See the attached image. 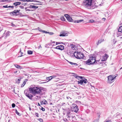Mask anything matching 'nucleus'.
<instances>
[{"instance_id": "nucleus-1", "label": "nucleus", "mask_w": 122, "mask_h": 122, "mask_svg": "<svg viewBox=\"0 0 122 122\" xmlns=\"http://www.w3.org/2000/svg\"><path fill=\"white\" fill-rule=\"evenodd\" d=\"M29 90L30 92L34 96L36 95H44L45 92L43 89L38 87H30Z\"/></svg>"}, {"instance_id": "nucleus-2", "label": "nucleus", "mask_w": 122, "mask_h": 122, "mask_svg": "<svg viewBox=\"0 0 122 122\" xmlns=\"http://www.w3.org/2000/svg\"><path fill=\"white\" fill-rule=\"evenodd\" d=\"M92 0H86L84 2L83 5L84 6L88 9H93L95 7L92 4Z\"/></svg>"}, {"instance_id": "nucleus-3", "label": "nucleus", "mask_w": 122, "mask_h": 122, "mask_svg": "<svg viewBox=\"0 0 122 122\" xmlns=\"http://www.w3.org/2000/svg\"><path fill=\"white\" fill-rule=\"evenodd\" d=\"M96 62V58L95 56L90 57L89 59L85 62L86 64L90 65L95 63Z\"/></svg>"}, {"instance_id": "nucleus-4", "label": "nucleus", "mask_w": 122, "mask_h": 122, "mask_svg": "<svg viewBox=\"0 0 122 122\" xmlns=\"http://www.w3.org/2000/svg\"><path fill=\"white\" fill-rule=\"evenodd\" d=\"M75 57L78 59L83 58L84 55L83 53L78 51L75 52L74 54Z\"/></svg>"}, {"instance_id": "nucleus-5", "label": "nucleus", "mask_w": 122, "mask_h": 122, "mask_svg": "<svg viewBox=\"0 0 122 122\" xmlns=\"http://www.w3.org/2000/svg\"><path fill=\"white\" fill-rule=\"evenodd\" d=\"M117 76H114L112 75H110L108 76L107 82L109 84H111L114 81Z\"/></svg>"}, {"instance_id": "nucleus-6", "label": "nucleus", "mask_w": 122, "mask_h": 122, "mask_svg": "<svg viewBox=\"0 0 122 122\" xmlns=\"http://www.w3.org/2000/svg\"><path fill=\"white\" fill-rule=\"evenodd\" d=\"M71 110L72 111L77 113L79 109L78 106L76 104H73L71 107Z\"/></svg>"}, {"instance_id": "nucleus-7", "label": "nucleus", "mask_w": 122, "mask_h": 122, "mask_svg": "<svg viewBox=\"0 0 122 122\" xmlns=\"http://www.w3.org/2000/svg\"><path fill=\"white\" fill-rule=\"evenodd\" d=\"M24 93L25 95L29 98L31 100L32 99V97L33 96L31 95V94H29L28 92H27V91L25 90L24 91Z\"/></svg>"}, {"instance_id": "nucleus-8", "label": "nucleus", "mask_w": 122, "mask_h": 122, "mask_svg": "<svg viewBox=\"0 0 122 122\" xmlns=\"http://www.w3.org/2000/svg\"><path fill=\"white\" fill-rule=\"evenodd\" d=\"M118 30V31L117 32V36H121L122 33V25L120 26Z\"/></svg>"}, {"instance_id": "nucleus-9", "label": "nucleus", "mask_w": 122, "mask_h": 122, "mask_svg": "<svg viewBox=\"0 0 122 122\" xmlns=\"http://www.w3.org/2000/svg\"><path fill=\"white\" fill-rule=\"evenodd\" d=\"M87 80L86 79H82L81 80L79 81H78V84L82 85L83 84L84 82L86 84L87 83Z\"/></svg>"}, {"instance_id": "nucleus-10", "label": "nucleus", "mask_w": 122, "mask_h": 122, "mask_svg": "<svg viewBox=\"0 0 122 122\" xmlns=\"http://www.w3.org/2000/svg\"><path fill=\"white\" fill-rule=\"evenodd\" d=\"M65 16L67 20L69 22H72L73 21V20L72 19V18L70 17V16L68 14H66L64 15Z\"/></svg>"}, {"instance_id": "nucleus-11", "label": "nucleus", "mask_w": 122, "mask_h": 122, "mask_svg": "<svg viewBox=\"0 0 122 122\" xmlns=\"http://www.w3.org/2000/svg\"><path fill=\"white\" fill-rule=\"evenodd\" d=\"M68 33L67 32L63 31L60 33V34L59 35L60 36H67Z\"/></svg>"}, {"instance_id": "nucleus-12", "label": "nucleus", "mask_w": 122, "mask_h": 122, "mask_svg": "<svg viewBox=\"0 0 122 122\" xmlns=\"http://www.w3.org/2000/svg\"><path fill=\"white\" fill-rule=\"evenodd\" d=\"M54 48L56 49H59L62 51L64 49V47L63 45H60L57 46Z\"/></svg>"}, {"instance_id": "nucleus-13", "label": "nucleus", "mask_w": 122, "mask_h": 122, "mask_svg": "<svg viewBox=\"0 0 122 122\" xmlns=\"http://www.w3.org/2000/svg\"><path fill=\"white\" fill-rule=\"evenodd\" d=\"M20 10H14L13 12H11L12 14L14 15H18L20 14Z\"/></svg>"}, {"instance_id": "nucleus-14", "label": "nucleus", "mask_w": 122, "mask_h": 122, "mask_svg": "<svg viewBox=\"0 0 122 122\" xmlns=\"http://www.w3.org/2000/svg\"><path fill=\"white\" fill-rule=\"evenodd\" d=\"M84 21V20L82 19V20H73V21H72V22H73L74 23H79L80 22H82Z\"/></svg>"}, {"instance_id": "nucleus-15", "label": "nucleus", "mask_w": 122, "mask_h": 122, "mask_svg": "<svg viewBox=\"0 0 122 122\" xmlns=\"http://www.w3.org/2000/svg\"><path fill=\"white\" fill-rule=\"evenodd\" d=\"M104 40L103 39H101L99 40L98 41L97 43V45H98L99 44H100L102 42L104 41Z\"/></svg>"}, {"instance_id": "nucleus-16", "label": "nucleus", "mask_w": 122, "mask_h": 122, "mask_svg": "<svg viewBox=\"0 0 122 122\" xmlns=\"http://www.w3.org/2000/svg\"><path fill=\"white\" fill-rule=\"evenodd\" d=\"M108 57V56L107 55H106L103 57V59H102L101 60L102 61H104L105 60H106Z\"/></svg>"}, {"instance_id": "nucleus-17", "label": "nucleus", "mask_w": 122, "mask_h": 122, "mask_svg": "<svg viewBox=\"0 0 122 122\" xmlns=\"http://www.w3.org/2000/svg\"><path fill=\"white\" fill-rule=\"evenodd\" d=\"M47 103V102L45 99L43 100V101L41 102V104H46Z\"/></svg>"}, {"instance_id": "nucleus-18", "label": "nucleus", "mask_w": 122, "mask_h": 122, "mask_svg": "<svg viewBox=\"0 0 122 122\" xmlns=\"http://www.w3.org/2000/svg\"><path fill=\"white\" fill-rule=\"evenodd\" d=\"M67 118H69L71 117L72 118H73V116H71V113L70 112L67 113Z\"/></svg>"}, {"instance_id": "nucleus-19", "label": "nucleus", "mask_w": 122, "mask_h": 122, "mask_svg": "<svg viewBox=\"0 0 122 122\" xmlns=\"http://www.w3.org/2000/svg\"><path fill=\"white\" fill-rule=\"evenodd\" d=\"M21 4V3L20 2H16L13 3V5L15 6H16L17 5H20Z\"/></svg>"}, {"instance_id": "nucleus-20", "label": "nucleus", "mask_w": 122, "mask_h": 122, "mask_svg": "<svg viewBox=\"0 0 122 122\" xmlns=\"http://www.w3.org/2000/svg\"><path fill=\"white\" fill-rule=\"evenodd\" d=\"M30 8H32L37 9L38 8V6H36L34 5H30L29 6Z\"/></svg>"}, {"instance_id": "nucleus-21", "label": "nucleus", "mask_w": 122, "mask_h": 122, "mask_svg": "<svg viewBox=\"0 0 122 122\" xmlns=\"http://www.w3.org/2000/svg\"><path fill=\"white\" fill-rule=\"evenodd\" d=\"M27 81V79H25V81H24L23 83L21 85V87H23L24 86L26 83V82Z\"/></svg>"}, {"instance_id": "nucleus-22", "label": "nucleus", "mask_w": 122, "mask_h": 122, "mask_svg": "<svg viewBox=\"0 0 122 122\" xmlns=\"http://www.w3.org/2000/svg\"><path fill=\"white\" fill-rule=\"evenodd\" d=\"M36 99H40L41 98V95H36Z\"/></svg>"}, {"instance_id": "nucleus-23", "label": "nucleus", "mask_w": 122, "mask_h": 122, "mask_svg": "<svg viewBox=\"0 0 122 122\" xmlns=\"http://www.w3.org/2000/svg\"><path fill=\"white\" fill-rule=\"evenodd\" d=\"M70 63L71 65H74L75 66H77L78 65L76 63H74L72 62L68 61Z\"/></svg>"}, {"instance_id": "nucleus-24", "label": "nucleus", "mask_w": 122, "mask_h": 122, "mask_svg": "<svg viewBox=\"0 0 122 122\" xmlns=\"http://www.w3.org/2000/svg\"><path fill=\"white\" fill-rule=\"evenodd\" d=\"M14 66L16 68H21V66L17 64H15V65Z\"/></svg>"}, {"instance_id": "nucleus-25", "label": "nucleus", "mask_w": 122, "mask_h": 122, "mask_svg": "<svg viewBox=\"0 0 122 122\" xmlns=\"http://www.w3.org/2000/svg\"><path fill=\"white\" fill-rule=\"evenodd\" d=\"M46 79L47 80H48V81H47V82H48L50 81V80H51V76L46 77Z\"/></svg>"}, {"instance_id": "nucleus-26", "label": "nucleus", "mask_w": 122, "mask_h": 122, "mask_svg": "<svg viewBox=\"0 0 122 122\" xmlns=\"http://www.w3.org/2000/svg\"><path fill=\"white\" fill-rule=\"evenodd\" d=\"M61 20L63 21H64L65 20V18H64L63 16H62L61 17Z\"/></svg>"}, {"instance_id": "nucleus-27", "label": "nucleus", "mask_w": 122, "mask_h": 122, "mask_svg": "<svg viewBox=\"0 0 122 122\" xmlns=\"http://www.w3.org/2000/svg\"><path fill=\"white\" fill-rule=\"evenodd\" d=\"M99 118H97L94 120L93 122H99Z\"/></svg>"}, {"instance_id": "nucleus-28", "label": "nucleus", "mask_w": 122, "mask_h": 122, "mask_svg": "<svg viewBox=\"0 0 122 122\" xmlns=\"http://www.w3.org/2000/svg\"><path fill=\"white\" fill-rule=\"evenodd\" d=\"M27 53L29 54H32L33 52L32 51L28 50V51Z\"/></svg>"}, {"instance_id": "nucleus-29", "label": "nucleus", "mask_w": 122, "mask_h": 122, "mask_svg": "<svg viewBox=\"0 0 122 122\" xmlns=\"http://www.w3.org/2000/svg\"><path fill=\"white\" fill-rule=\"evenodd\" d=\"M21 78H20L19 79H18V81H16V82L18 84H19L20 83V81L21 80Z\"/></svg>"}, {"instance_id": "nucleus-30", "label": "nucleus", "mask_w": 122, "mask_h": 122, "mask_svg": "<svg viewBox=\"0 0 122 122\" xmlns=\"http://www.w3.org/2000/svg\"><path fill=\"white\" fill-rule=\"evenodd\" d=\"M71 47L72 49L74 50L75 49V46L74 45H71Z\"/></svg>"}, {"instance_id": "nucleus-31", "label": "nucleus", "mask_w": 122, "mask_h": 122, "mask_svg": "<svg viewBox=\"0 0 122 122\" xmlns=\"http://www.w3.org/2000/svg\"><path fill=\"white\" fill-rule=\"evenodd\" d=\"M82 77L81 76H76V78L79 79L80 78L82 79Z\"/></svg>"}, {"instance_id": "nucleus-32", "label": "nucleus", "mask_w": 122, "mask_h": 122, "mask_svg": "<svg viewBox=\"0 0 122 122\" xmlns=\"http://www.w3.org/2000/svg\"><path fill=\"white\" fill-rule=\"evenodd\" d=\"M10 0H0V2H5L6 1H10Z\"/></svg>"}, {"instance_id": "nucleus-33", "label": "nucleus", "mask_w": 122, "mask_h": 122, "mask_svg": "<svg viewBox=\"0 0 122 122\" xmlns=\"http://www.w3.org/2000/svg\"><path fill=\"white\" fill-rule=\"evenodd\" d=\"M30 8V7H29V6L26 8H25V9L26 11H30V10L29 9H27L28 8Z\"/></svg>"}, {"instance_id": "nucleus-34", "label": "nucleus", "mask_w": 122, "mask_h": 122, "mask_svg": "<svg viewBox=\"0 0 122 122\" xmlns=\"http://www.w3.org/2000/svg\"><path fill=\"white\" fill-rule=\"evenodd\" d=\"M60 44H63V43L62 42H56V45Z\"/></svg>"}, {"instance_id": "nucleus-35", "label": "nucleus", "mask_w": 122, "mask_h": 122, "mask_svg": "<svg viewBox=\"0 0 122 122\" xmlns=\"http://www.w3.org/2000/svg\"><path fill=\"white\" fill-rule=\"evenodd\" d=\"M15 113L17 114L18 115L20 116V113L18 112L17 111V110L16 109H15Z\"/></svg>"}, {"instance_id": "nucleus-36", "label": "nucleus", "mask_w": 122, "mask_h": 122, "mask_svg": "<svg viewBox=\"0 0 122 122\" xmlns=\"http://www.w3.org/2000/svg\"><path fill=\"white\" fill-rule=\"evenodd\" d=\"M51 79H52L53 78H54L56 77V76H51Z\"/></svg>"}, {"instance_id": "nucleus-37", "label": "nucleus", "mask_w": 122, "mask_h": 122, "mask_svg": "<svg viewBox=\"0 0 122 122\" xmlns=\"http://www.w3.org/2000/svg\"><path fill=\"white\" fill-rule=\"evenodd\" d=\"M35 115L37 117H39V115L38 114V113H35Z\"/></svg>"}, {"instance_id": "nucleus-38", "label": "nucleus", "mask_w": 122, "mask_h": 122, "mask_svg": "<svg viewBox=\"0 0 122 122\" xmlns=\"http://www.w3.org/2000/svg\"><path fill=\"white\" fill-rule=\"evenodd\" d=\"M38 120H39L40 122H43V120L41 118H39L38 119Z\"/></svg>"}, {"instance_id": "nucleus-39", "label": "nucleus", "mask_w": 122, "mask_h": 122, "mask_svg": "<svg viewBox=\"0 0 122 122\" xmlns=\"http://www.w3.org/2000/svg\"><path fill=\"white\" fill-rule=\"evenodd\" d=\"M12 107L14 108L15 107V104L14 103H13L12 104Z\"/></svg>"}, {"instance_id": "nucleus-40", "label": "nucleus", "mask_w": 122, "mask_h": 122, "mask_svg": "<svg viewBox=\"0 0 122 122\" xmlns=\"http://www.w3.org/2000/svg\"><path fill=\"white\" fill-rule=\"evenodd\" d=\"M113 43L114 44H115L116 42V41L115 40V39H113Z\"/></svg>"}, {"instance_id": "nucleus-41", "label": "nucleus", "mask_w": 122, "mask_h": 122, "mask_svg": "<svg viewBox=\"0 0 122 122\" xmlns=\"http://www.w3.org/2000/svg\"><path fill=\"white\" fill-rule=\"evenodd\" d=\"M33 1V0H25V2L26 1H27V2Z\"/></svg>"}, {"instance_id": "nucleus-42", "label": "nucleus", "mask_w": 122, "mask_h": 122, "mask_svg": "<svg viewBox=\"0 0 122 122\" xmlns=\"http://www.w3.org/2000/svg\"><path fill=\"white\" fill-rule=\"evenodd\" d=\"M100 60H96V62L95 63H97V64L98 62H99L100 61Z\"/></svg>"}, {"instance_id": "nucleus-43", "label": "nucleus", "mask_w": 122, "mask_h": 122, "mask_svg": "<svg viewBox=\"0 0 122 122\" xmlns=\"http://www.w3.org/2000/svg\"><path fill=\"white\" fill-rule=\"evenodd\" d=\"M41 110H42L43 111H45V109L43 107H41Z\"/></svg>"}, {"instance_id": "nucleus-44", "label": "nucleus", "mask_w": 122, "mask_h": 122, "mask_svg": "<svg viewBox=\"0 0 122 122\" xmlns=\"http://www.w3.org/2000/svg\"><path fill=\"white\" fill-rule=\"evenodd\" d=\"M73 74H74V75H73V76H74L76 78V77L77 76V75L76 74H75L74 73H72Z\"/></svg>"}, {"instance_id": "nucleus-45", "label": "nucleus", "mask_w": 122, "mask_h": 122, "mask_svg": "<svg viewBox=\"0 0 122 122\" xmlns=\"http://www.w3.org/2000/svg\"><path fill=\"white\" fill-rule=\"evenodd\" d=\"M94 21L93 20H91L89 21V22L91 23L93 22Z\"/></svg>"}, {"instance_id": "nucleus-46", "label": "nucleus", "mask_w": 122, "mask_h": 122, "mask_svg": "<svg viewBox=\"0 0 122 122\" xmlns=\"http://www.w3.org/2000/svg\"><path fill=\"white\" fill-rule=\"evenodd\" d=\"M11 26H12V27H15L16 26L14 24H13L12 23L11 24Z\"/></svg>"}, {"instance_id": "nucleus-47", "label": "nucleus", "mask_w": 122, "mask_h": 122, "mask_svg": "<svg viewBox=\"0 0 122 122\" xmlns=\"http://www.w3.org/2000/svg\"><path fill=\"white\" fill-rule=\"evenodd\" d=\"M48 33L49 34V35H53L54 33L52 32H48Z\"/></svg>"}, {"instance_id": "nucleus-48", "label": "nucleus", "mask_w": 122, "mask_h": 122, "mask_svg": "<svg viewBox=\"0 0 122 122\" xmlns=\"http://www.w3.org/2000/svg\"><path fill=\"white\" fill-rule=\"evenodd\" d=\"M66 98L68 99H71V97H66Z\"/></svg>"}, {"instance_id": "nucleus-49", "label": "nucleus", "mask_w": 122, "mask_h": 122, "mask_svg": "<svg viewBox=\"0 0 122 122\" xmlns=\"http://www.w3.org/2000/svg\"><path fill=\"white\" fill-rule=\"evenodd\" d=\"M8 7L9 8H13L14 7V6H8Z\"/></svg>"}, {"instance_id": "nucleus-50", "label": "nucleus", "mask_w": 122, "mask_h": 122, "mask_svg": "<svg viewBox=\"0 0 122 122\" xmlns=\"http://www.w3.org/2000/svg\"><path fill=\"white\" fill-rule=\"evenodd\" d=\"M7 5H5V6H3V7H4V8H8V6H7Z\"/></svg>"}, {"instance_id": "nucleus-51", "label": "nucleus", "mask_w": 122, "mask_h": 122, "mask_svg": "<svg viewBox=\"0 0 122 122\" xmlns=\"http://www.w3.org/2000/svg\"><path fill=\"white\" fill-rule=\"evenodd\" d=\"M20 8L21 9H23L24 8V7L23 6H20Z\"/></svg>"}, {"instance_id": "nucleus-52", "label": "nucleus", "mask_w": 122, "mask_h": 122, "mask_svg": "<svg viewBox=\"0 0 122 122\" xmlns=\"http://www.w3.org/2000/svg\"><path fill=\"white\" fill-rule=\"evenodd\" d=\"M38 30L40 31H42V30L41 29H40V28H38Z\"/></svg>"}, {"instance_id": "nucleus-53", "label": "nucleus", "mask_w": 122, "mask_h": 122, "mask_svg": "<svg viewBox=\"0 0 122 122\" xmlns=\"http://www.w3.org/2000/svg\"><path fill=\"white\" fill-rule=\"evenodd\" d=\"M23 53H22V52H21V56H20V57H21V56H22V55H23Z\"/></svg>"}, {"instance_id": "nucleus-54", "label": "nucleus", "mask_w": 122, "mask_h": 122, "mask_svg": "<svg viewBox=\"0 0 122 122\" xmlns=\"http://www.w3.org/2000/svg\"><path fill=\"white\" fill-rule=\"evenodd\" d=\"M64 120L66 122L67 121V119H64Z\"/></svg>"}, {"instance_id": "nucleus-55", "label": "nucleus", "mask_w": 122, "mask_h": 122, "mask_svg": "<svg viewBox=\"0 0 122 122\" xmlns=\"http://www.w3.org/2000/svg\"><path fill=\"white\" fill-rule=\"evenodd\" d=\"M20 0V1H23L24 2H25V0Z\"/></svg>"}, {"instance_id": "nucleus-56", "label": "nucleus", "mask_w": 122, "mask_h": 122, "mask_svg": "<svg viewBox=\"0 0 122 122\" xmlns=\"http://www.w3.org/2000/svg\"><path fill=\"white\" fill-rule=\"evenodd\" d=\"M102 19L103 20H106V19L105 18H103Z\"/></svg>"}, {"instance_id": "nucleus-57", "label": "nucleus", "mask_w": 122, "mask_h": 122, "mask_svg": "<svg viewBox=\"0 0 122 122\" xmlns=\"http://www.w3.org/2000/svg\"><path fill=\"white\" fill-rule=\"evenodd\" d=\"M42 32L44 33H45V32H46V31H44V30H43V31H42Z\"/></svg>"}, {"instance_id": "nucleus-58", "label": "nucleus", "mask_w": 122, "mask_h": 122, "mask_svg": "<svg viewBox=\"0 0 122 122\" xmlns=\"http://www.w3.org/2000/svg\"><path fill=\"white\" fill-rule=\"evenodd\" d=\"M42 32L44 33H45V32H46V31H44V30H43V31H42Z\"/></svg>"}, {"instance_id": "nucleus-59", "label": "nucleus", "mask_w": 122, "mask_h": 122, "mask_svg": "<svg viewBox=\"0 0 122 122\" xmlns=\"http://www.w3.org/2000/svg\"><path fill=\"white\" fill-rule=\"evenodd\" d=\"M29 109L30 110H31V108L30 107H29Z\"/></svg>"}, {"instance_id": "nucleus-60", "label": "nucleus", "mask_w": 122, "mask_h": 122, "mask_svg": "<svg viewBox=\"0 0 122 122\" xmlns=\"http://www.w3.org/2000/svg\"><path fill=\"white\" fill-rule=\"evenodd\" d=\"M17 72V71H14V73H16Z\"/></svg>"}, {"instance_id": "nucleus-61", "label": "nucleus", "mask_w": 122, "mask_h": 122, "mask_svg": "<svg viewBox=\"0 0 122 122\" xmlns=\"http://www.w3.org/2000/svg\"><path fill=\"white\" fill-rule=\"evenodd\" d=\"M38 105H39V106H40V104H39V103H38Z\"/></svg>"}, {"instance_id": "nucleus-62", "label": "nucleus", "mask_w": 122, "mask_h": 122, "mask_svg": "<svg viewBox=\"0 0 122 122\" xmlns=\"http://www.w3.org/2000/svg\"><path fill=\"white\" fill-rule=\"evenodd\" d=\"M48 32H47L46 31L45 33H48Z\"/></svg>"}, {"instance_id": "nucleus-63", "label": "nucleus", "mask_w": 122, "mask_h": 122, "mask_svg": "<svg viewBox=\"0 0 122 122\" xmlns=\"http://www.w3.org/2000/svg\"><path fill=\"white\" fill-rule=\"evenodd\" d=\"M21 49H20V52H21Z\"/></svg>"}, {"instance_id": "nucleus-64", "label": "nucleus", "mask_w": 122, "mask_h": 122, "mask_svg": "<svg viewBox=\"0 0 122 122\" xmlns=\"http://www.w3.org/2000/svg\"><path fill=\"white\" fill-rule=\"evenodd\" d=\"M122 69V67H121V68H120V69L121 70Z\"/></svg>"}]
</instances>
